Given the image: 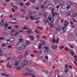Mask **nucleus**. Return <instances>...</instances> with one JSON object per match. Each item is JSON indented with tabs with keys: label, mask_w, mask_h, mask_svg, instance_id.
I'll use <instances>...</instances> for the list:
<instances>
[{
	"label": "nucleus",
	"mask_w": 77,
	"mask_h": 77,
	"mask_svg": "<svg viewBox=\"0 0 77 77\" xmlns=\"http://www.w3.org/2000/svg\"><path fill=\"white\" fill-rule=\"evenodd\" d=\"M59 69H57L55 71V74H57L59 72Z\"/></svg>",
	"instance_id": "5701e85b"
},
{
	"label": "nucleus",
	"mask_w": 77,
	"mask_h": 77,
	"mask_svg": "<svg viewBox=\"0 0 77 77\" xmlns=\"http://www.w3.org/2000/svg\"><path fill=\"white\" fill-rule=\"evenodd\" d=\"M26 11V10L24 9H20V12H24Z\"/></svg>",
	"instance_id": "393cba45"
},
{
	"label": "nucleus",
	"mask_w": 77,
	"mask_h": 77,
	"mask_svg": "<svg viewBox=\"0 0 77 77\" xmlns=\"http://www.w3.org/2000/svg\"><path fill=\"white\" fill-rule=\"evenodd\" d=\"M36 38H37V39H39V35H37L36 36Z\"/></svg>",
	"instance_id": "8fccbe9b"
},
{
	"label": "nucleus",
	"mask_w": 77,
	"mask_h": 77,
	"mask_svg": "<svg viewBox=\"0 0 77 77\" xmlns=\"http://www.w3.org/2000/svg\"><path fill=\"white\" fill-rule=\"evenodd\" d=\"M49 50L48 49H45L44 51L45 53H48V52Z\"/></svg>",
	"instance_id": "72a5a7b5"
},
{
	"label": "nucleus",
	"mask_w": 77,
	"mask_h": 77,
	"mask_svg": "<svg viewBox=\"0 0 77 77\" xmlns=\"http://www.w3.org/2000/svg\"><path fill=\"white\" fill-rule=\"evenodd\" d=\"M64 23H65L64 24V26L62 27V29L63 30V32H65L66 30V26H67V24H69V22H67V20H65Z\"/></svg>",
	"instance_id": "f257e3e1"
},
{
	"label": "nucleus",
	"mask_w": 77,
	"mask_h": 77,
	"mask_svg": "<svg viewBox=\"0 0 77 77\" xmlns=\"http://www.w3.org/2000/svg\"><path fill=\"white\" fill-rule=\"evenodd\" d=\"M60 28H57L56 29V30L57 31H60Z\"/></svg>",
	"instance_id": "4c0bfd02"
},
{
	"label": "nucleus",
	"mask_w": 77,
	"mask_h": 77,
	"mask_svg": "<svg viewBox=\"0 0 77 77\" xmlns=\"http://www.w3.org/2000/svg\"><path fill=\"white\" fill-rule=\"evenodd\" d=\"M6 45V44H5V43H3L2 45V47H5Z\"/></svg>",
	"instance_id": "a18cd8bd"
},
{
	"label": "nucleus",
	"mask_w": 77,
	"mask_h": 77,
	"mask_svg": "<svg viewBox=\"0 0 77 77\" xmlns=\"http://www.w3.org/2000/svg\"><path fill=\"white\" fill-rule=\"evenodd\" d=\"M14 41V39L13 38H11L10 39V42H13Z\"/></svg>",
	"instance_id": "bb28decb"
},
{
	"label": "nucleus",
	"mask_w": 77,
	"mask_h": 77,
	"mask_svg": "<svg viewBox=\"0 0 77 77\" xmlns=\"http://www.w3.org/2000/svg\"><path fill=\"white\" fill-rule=\"evenodd\" d=\"M5 30H8V27H5Z\"/></svg>",
	"instance_id": "774afa93"
},
{
	"label": "nucleus",
	"mask_w": 77,
	"mask_h": 77,
	"mask_svg": "<svg viewBox=\"0 0 77 77\" xmlns=\"http://www.w3.org/2000/svg\"><path fill=\"white\" fill-rule=\"evenodd\" d=\"M49 38H54V35L53 34H51L49 35Z\"/></svg>",
	"instance_id": "ddd939ff"
},
{
	"label": "nucleus",
	"mask_w": 77,
	"mask_h": 77,
	"mask_svg": "<svg viewBox=\"0 0 77 77\" xmlns=\"http://www.w3.org/2000/svg\"><path fill=\"white\" fill-rule=\"evenodd\" d=\"M53 41H53V43H55V42H56V40L55 39V38H54L53 39Z\"/></svg>",
	"instance_id": "bf43d9fd"
},
{
	"label": "nucleus",
	"mask_w": 77,
	"mask_h": 77,
	"mask_svg": "<svg viewBox=\"0 0 77 77\" xmlns=\"http://www.w3.org/2000/svg\"><path fill=\"white\" fill-rule=\"evenodd\" d=\"M19 42H22L23 41V39L22 38H19Z\"/></svg>",
	"instance_id": "2f4dec72"
},
{
	"label": "nucleus",
	"mask_w": 77,
	"mask_h": 77,
	"mask_svg": "<svg viewBox=\"0 0 77 77\" xmlns=\"http://www.w3.org/2000/svg\"><path fill=\"white\" fill-rule=\"evenodd\" d=\"M1 75L2 76H5V77H10V75L8 74H6L5 73H1Z\"/></svg>",
	"instance_id": "9d476101"
},
{
	"label": "nucleus",
	"mask_w": 77,
	"mask_h": 77,
	"mask_svg": "<svg viewBox=\"0 0 77 77\" xmlns=\"http://www.w3.org/2000/svg\"><path fill=\"white\" fill-rule=\"evenodd\" d=\"M69 52H70V53H72L73 54H74V52H72V51L71 49H69Z\"/></svg>",
	"instance_id": "a878e982"
},
{
	"label": "nucleus",
	"mask_w": 77,
	"mask_h": 77,
	"mask_svg": "<svg viewBox=\"0 0 77 77\" xmlns=\"http://www.w3.org/2000/svg\"><path fill=\"white\" fill-rule=\"evenodd\" d=\"M45 74H47L48 75V76H49L52 73V72L51 71L50 72V73H49V72H47V71H45Z\"/></svg>",
	"instance_id": "f8f14e48"
},
{
	"label": "nucleus",
	"mask_w": 77,
	"mask_h": 77,
	"mask_svg": "<svg viewBox=\"0 0 77 77\" xmlns=\"http://www.w3.org/2000/svg\"><path fill=\"white\" fill-rule=\"evenodd\" d=\"M64 71L65 72H68L69 71V70H68V69H66Z\"/></svg>",
	"instance_id": "f704fd0d"
},
{
	"label": "nucleus",
	"mask_w": 77,
	"mask_h": 77,
	"mask_svg": "<svg viewBox=\"0 0 77 77\" xmlns=\"http://www.w3.org/2000/svg\"><path fill=\"white\" fill-rule=\"evenodd\" d=\"M28 36L29 38H30L31 40V41H34L35 40V37H34V35H28Z\"/></svg>",
	"instance_id": "39448f33"
},
{
	"label": "nucleus",
	"mask_w": 77,
	"mask_h": 77,
	"mask_svg": "<svg viewBox=\"0 0 77 77\" xmlns=\"http://www.w3.org/2000/svg\"><path fill=\"white\" fill-rule=\"evenodd\" d=\"M21 47H19L17 48L18 50H21L22 49Z\"/></svg>",
	"instance_id": "c03bdc74"
},
{
	"label": "nucleus",
	"mask_w": 77,
	"mask_h": 77,
	"mask_svg": "<svg viewBox=\"0 0 77 77\" xmlns=\"http://www.w3.org/2000/svg\"><path fill=\"white\" fill-rule=\"evenodd\" d=\"M18 60H19V59H18V58H16L15 60V62H20V61H19Z\"/></svg>",
	"instance_id": "c85d7f7f"
},
{
	"label": "nucleus",
	"mask_w": 77,
	"mask_h": 77,
	"mask_svg": "<svg viewBox=\"0 0 77 77\" xmlns=\"http://www.w3.org/2000/svg\"><path fill=\"white\" fill-rule=\"evenodd\" d=\"M77 14L76 13H74L73 14V18H74V17H77Z\"/></svg>",
	"instance_id": "b1692460"
},
{
	"label": "nucleus",
	"mask_w": 77,
	"mask_h": 77,
	"mask_svg": "<svg viewBox=\"0 0 77 77\" xmlns=\"http://www.w3.org/2000/svg\"><path fill=\"white\" fill-rule=\"evenodd\" d=\"M45 5H41V9H44L45 8Z\"/></svg>",
	"instance_id": "a211bd4d"
},
{
	"label": "nucleus",
	"mask_w": 77,
	"mask_h": 77,
	"mask_svg": "<svg viewBox=\"0 0 77 77\" xmlns=\"http://www.w3.org/2000/svg\"><path fill=\"white\" fill-rule=\"evenodd\" d=\"M26 44L27 45L29 44L30 43V41L26 40Z\"/></svg>",
	"instance_id": "6ab92c4d"
},
{
	"label": "nucleus",
	"mask_w": 77,
	"mask_h": 77,
	"mask_svg": "<svg viewBox=\"0 0 77 77\" xmlns=\"http://www.w3.org/2000/svg\"><path fill=\"white\" fill-rule=\"evenodd\" d=\"M56 17H59V14H56Z\"/></svg>",
	"instance_id": "69168bd1"
},
{
	"label": "nucleus",
	"mask_w": 77,
	"mask_h": 77,
	"mask_svg": "<svg viewBox=\"0 0 77 77\" xmlns=\"http://www.w3.org/2000/svg\"><path fill=\"white\" fill-rule=\"evenodd\" d=\"M19 4H20L21 6H23L24 5V3L23 2H20Z\"/></svg>",
	"instance_id": "7c9ffc66"
},
{
	"label": "nucleus",
	"mask_w": 77,
	"mask_h": 77,
	"mask_svg": "<svg viewBox=\"0 0 77 77\" xmlns=\"http://www.w3.org/2000/svg\"><path fill=\"white\" fill-rule=\"evenodd\" d=\"M45 58L47 60L48 59V56H47V55H46V56H45Z\"/></svg>",
	"instance_id": "ea45409f"
},
{
	"label": "nucleus",
	"mask_w": 77,
	"mask_h": 77,
	"mask_svg": "<svg viewBox=\"0 0 77 77\" xmlns=\"http://www.w3.org/2000/svg\"><path fill=\"white\" fill-rule=\"evenodd\" d=\"M38 19H40V17H36L35 18V20H38Z\"/></svg>",
	"instance_id": "6e6d98bb"
},
{
	"label": "nucleus",
	"mask_w": 77,
	"mask_h": 77,
	"mask_svg": "<svg viewBox=\"0 0 77 77\" xmlns=\"http://www.w3.org/2000/svg\"><path fill=\"white\" fill-rule=\"evenodd\" d=\"M15 32V29H12L11 30V33H14V32Z\"/></svg>",
	"instance_id": "cd10ccee"
},
{
	"label": "nucleus",
	"mask_w": 77,
	"mask_h": 77,
	"mask_svg": "<svg viewBox=\"0 0 77 77\" xmlns=\"http://www.w3.org/2000/svg\"><path fill=\"white\" fill-rule=\"evenodd\" d=\"M50 5H48V9H49V10H51L52 12H53L54 11V8H53L52 9V8H51V7L50 6Z\"/></svg>",
	"instance_id": "0eeeda50"
},
{
	"label": "nucleus",
	"mask_w": 77,
	"mask_h": 77,
	"mask_svg": "<svg viewBox=\"0 0 77 77\" xmlns=\"http://www.w3.org/2000/svg\"><path fill=\"white\" fill-rule=\"evenodd\" d=\"M61 5L62 6V9H66L68 7V6L65 3L63 4V3H62L61 4Z\"/></svg>",
	"instance_id": "7ed1b4c3"
},
{
	"label": "nucleus",
	"mask_w": 77,
	"mask_h": 77,
	"mask_svg": "<svg viewBox=\"0 0 77 77\" xmlns=\"http://www.w3.org/2000/svg\"><path fill=\"white\" fill-rule=\"evenodd\" d=\"M27 64V61L24 60L22 62V64L24 66L26 65Z\"/></svg>",
	"instance_id": "9b49d317"
},
{
	"label": "nucleus",
	"mask_w": 77,
	"mask_h": 77,
	"mask_svg": "<svg viewBox=\"0 0 77 77\" xmlns=\"http://www.w3.org/2000/svg\"><path fill=\"white\" fill-rule=\"evenodd\" d=\"M41 42H42V44H44L45 43V41H41Z\"/></svg>",
	"instance_id": "052dcab7"
},
{
	"label": "nucleus",
	"mask_w": 77,
	"mask_h": 77,
	"mask_svg": "<svg viewBox=\"0 0 77 77\" xmlns=\"http://www.w3.org/2000/svg\"><path fill=\"white\" fill-rule=\"evenodd\" d=\"M44 21L45 22V23H49V22H48V19L47 18L45 19V20H44Z\"/></svg>",
	"instance_id": "412c9836"
},
{
	"label": "nucleus",
	"mask_w": 77,
	"mask_h": 77,
	"mask_svg": "<svg viewBox=\"0 0 77 77\" xmlns=\"http://www.w3.org/2000/svg\"><path fill=\"white\" fill-rule=\"evenodd\" d=\"M55 4L56 5L57 4V0H53Z\"/></svg>",
	"instance_id": "c756f323"
},
{
	"label": "nucleus",
	"mask_w": 77,
	"mask_h": 77,
	"mask_svg": "<svg viewBox=\"0 0 77 77\" xmlns=\"http://www.w3.org/2000/svg\"><path fill=\"white\" fill-rule=\"evenodd\" d=\"M4 26L5 27H8V24L7 23H5L4 24Z\"/></svg>",
	"instance_id": "79ce46f5"
},
{
	"label": "nucleus",
	"mask_w": 77,
	"mask_h": 77,
	"mask_svg": "<svg viewBox=\"0 0 77 77\" xmlns=\"http://www.w3.org/2000/svg\"><path fill=\"white\" fill-rule=\"evenodd\" d=\"M29 14L30 15H32V14H33V13H32V12L31 11H29Z\"/></svg>",
	"instance_id": "338daca9"
},
{
	"label": "nucleus",
	"mask_w": 77,
	"mask_h": 77,
	"mask_svg": "<svg viewBox=\"0 0 77 77\" xmlns=\"http://www.w3.org/2000/svg\"><path fill=\"white\" fill-rule=\"evenodd\" d=\"M9 24H14V22H12L11 21H10V22H9Z\"/></svg>",
	"instance_id": "4d7b16f0"
},
{
	"label": "nucleus",
	"mask_w": 77,
	"mask_h": 77,
	"mask_svg": "<svg viewBox=\"0 0 77 77\" xmlns=\"http://www.w3.org/2000/svg\"><path fill=\"white\" fill-rule=\"evenodd\" d=\"M20 34V33L19 32H16V34L14 35V36H17V35Z\"/></svg>",
	"instance_id": "37998d69"
},
{
	"label": "nucleus",
	"mask_w": 77,
	"mask_h": 77,
	"mask_svg": "<svg viewBox=\"0 0 77 77\" xmlns=\"http://www.w3.org/2000/svg\"><path fill=\"white\" fill-rule=\"evenodd\" d=\"M23 30H28V29H27V26H24L23 28Z\"/></svg>",
	"instance_id": "4be33fe9"
},
{
	"label": "nucleus",
	"mask_w": 77,
	"mask_h": 77,
	"mask_svg": "<svg viewBox=\"0 0 77 77\" xmlns=\"http://www.w3.org/2000/svg\"><path fill=\"white\" fill-rule=\"evenodd\" d=\"M38 53H39V54H41V53H42V51L40 50L39 51Z\"/></svg>",
	"instance_id": "0e129e2a"
},
{
	"label": "nucleus",
	"mask_w": 77,
	"mask_h": 77,
	"mask_svg": "<svg viewBox=\"0 0 77 77\" xmlns=\"http://www.w3.org/2000/svg\"><path fill=\"white\" fill-rule=\"evenodd\" d=\"M67 7L68 8V9H69V11L70 12V11H72V8H69V7L68 6Z\"/></svg>",
	"instance_id": "473e14b6"
},
{
	"label": "nucleus",
	"mask_w": 77,
	"mask_h": 77,
	"mask_svg": "<svg viewBox=\"0 0 77 77\" xmlns=\"http://www.w3.org/2000/svg\"><path fill=\"white\" fill-rule=\"evenodd\" d=\"M68 38H69L70 40H71V41H73V40L74 39V36L71 34H69L68 35Z\"/></svg>",
	"instance_id": "f03ea898"
},
{
	"label": "nucleus",
	"mask_w": 77,
	"mask_h": 77,
	"mask_svg": "<svg viewBox=\"0 0 77 77\" xmlns=\"http://www.w3.org/2000/svg\"><path fill=\"white\" fill-rule=\"evenodd\" d=\"M18 64V62H15L14 63V66H17V65Z\"/></svg>",
	"instance_id": "aec40b11"
},
{
	"label": "nucleus",
	"mask_w": 77,
	"mask_h": 77,
	"mask_svg": "<svg viewBox=\"0 0 77 77\" xmlns=\"http://www.w3.org/2000/svg\"><path fill=\"white\" fill-rule=\"evenodd\" d=\"M8 29H9V30H11V29H12V27L11 26H8Z\"/></svg>",
	"instance_id": "3c124183"
},
{
	"label": "nucleus",
	"mask_w": 77,
	"mask_h": 77,
	"mask_svg": "<svg viewBox=\"0 0 77 77\" xmlns=\"http://www.w3.org/2000/svg\"><path fill=\"white\" fill-rule=\"evenodd\" d=\"M35 9L36 10H39V7H36Z\"/></svg>",
	"instance_id": "de8ad7c7"
},
{
	"label": "nucleus",
	"mask_w": 77,
	"mask_h": 77,
	"mask_svg": "<svg viewBox=\"0 0 77 77\" xmlns=\"http://www.w3.org/2000/svg\"><path fill=\"white\" fill-rule=\"evenodd\" d=\"M27 69H28V71H29L30 72H32V71H34L33 69L32 68H29V67L27 68Z\"/></svg>",
	"instance_id": "4468645a"
},
{
	"label": "nucleus",
	"mask_w": 77,
	"mask_h": 77,
	"mask_svg": "<svg viewBox=\"0 0 77 77\" xmlns=\"http://www.w3.org/2000/svg\"><path fill=\"white\" fill-rule=\"evenodd\" d=\"M68 64H66L65 65V68L66 69V68H68Z\"/></svg>",
	"instance_id": "603ef678"
},
{
	"label": "nucleus",
	"mask_w": 77,
	"mask_h": 77,
	"mask_svg": "<svg viewBox=\"0 0 77 77\" xmlns=\"http://www.w3.org/2000/svg\"><path fill=\"white\" fill-rule=\"evenodd\" d=\"M32 3L35 4V0H34L33 1H32Z\"/></svg>",
	"instance_id": "680f3d73"
},
{
	"label": "nucleus",
	"mask_w": 77,
	"mask_h": 77,
	"mask_svg": "<svg viewBox=\"0 0 77 77\" xmlns=\"http://www.w3.org/2000/svg\"><path fill=\"white\" fill-rule=\"evenodd\" d=\"M60 6H61V4H60L59 5L57 6V9H58V8H59V7H60Z\"/></svg>",
	"instance_id": "864d4df0"
},
{
	"label": "nucleus",
	"mask_w": 77,
	"mask_h": 77,
	"mask_svg": "<svg viewBox=\"0 0 77 77\" xmlns=\"http://www.w3.org/2000/svg\"><path fill=\"white\" fill-rule=\"evenodd\" d=\"M52 48L53 49V50H55L57 48V45H52Z\"/></svg>",
	"instance_id": "1a4fd4ad"
},
{
	"label": "nucleus",
	"mask_w": 77,
	"mask_h": 77,
	"mask_svg": "<svg viewBox=\"0 0 77 77\" xmlns=\"http://www.w3.org/2000/svg\"><path fill=\"white\" fill-rule=\"evenodd\" d=\"M12 47V45H10L8 46L7 47H8V48H11V47Z\"/></svg>",
	"instance_id": "13d9d810"
},
{
	"label": "nucleus",
	"mask_w": 77,
	"mask_h": 77,
	"mask_svg": "<svg viewBox=\"0 0 77 77\" xmlns=\"http://www.w3.org/2000/svg\"><path fill=\"white\" fill-rule=\"evenodd\" d=\"M28 31H26V32L27 33H29L30 34H32V33H33V32L32 30V29H28Z\"/></svg>",
	"instance_id": "6e6552de"
},
{
	"label": "nucleus",
	"mask_w": 77,
	"mask_h": 77,
	"mask_svg": "<svg viewBox=\"0 0 77 77\" xmlns=\"http://www.w3.org/2000/svg\"><path fill=\"white\" fill-rule=\"evenodd\" d=\"M11 43V41L9 40H7V44H9Z\"/></svg>",
	"instance_id": "5fc2aeb1"
},
{
	"label": "nucleus",
	"mask_w": 77,
	"mask_h": 77,
	"mask_svg": "<svg viewBox=\"0 0 77 77\" xmlns=\"http://www.w3.org/2000/svg\"><path fill=\"white\" fill-rule=\"evenodd\" d=\"M24 45V44H20V42H18L16 45V48H18L19 47H23Z\"/></svg>",
	"instance_id": "20e7f679"
},
{
	"label": "nucleus",
	"mask_w": 77,
	"mask_h": 77,
	"mask_svg": "<svg viewBox=\"0 0 77 77\" xmlns=\"http://www.w3.org/2000/svg\"><path fill=\"white\" fill-rule=\"evenodd\" d=\"M24 53L26 55V54H27L28 53V51H24Z\"/></svg>",
	"instance_id": "e433bc0d"
},
{
	"label": "nucleus",
	"mask_w": 77,
	"mask_h": 77,
	"mask_svg": "<svg viewBox=\"0 0 77 77\" xmlns=\"http://www.w3.org/2000/svg\"><path fill=\"white\" fill-rule=\"evenodd\" d=\"M23 76H25V75H26V73H23L21 74Z\"/></svg>",
	"instance_id": "a19ab883"
},
{
	"label": "nucleus",
	"mask_w": 77,
	"mask_h": 77,
	"mask_svg": "<svg viewBox=\"0 0 77 77\" xmlns=\"http://www.w3.org/2000/svg\"><path fill=\"white\" fill-rule=\"evenodd\" d=\"M5 2H10V0H5Z\"/></svg>",
	"instance_id": "e2e57ef3"
},
{
	"label": "nucleus",
	"mask_w": 77,
	"mask_h": 77,
	"mask_svg": "<svg viewBox=\"0 0 77 77\" xmlns=\"http://www.w3.org/2000/svg\"><path fill=\"white\" fill-rule=\"evenodd\" d=\"M56 13H52V16L53 17H54V15H56Z\"/></svg>",
	"instance_id": "09e8293b"
},
{
	"label": "nucleus",
	"mask_w": 77,
	"mask_h": 77,
	"mask_svg": "<svg viewBox=\"0 0 77 77\" xmlns=\"http://www.w3.org/2000/svg\"><path fill=\"white\" fill-rule=\"evenodd\" d=\"M4 20L3 19L2 20V22L0 23V25L1 26H3V24H4Z\"/></svg>",
	"instance_id": "dca6fc26"
},
{
	"label": "nucleus",
	"mask_w": 77,
	"mask_h": 77,
	"mask_svg": "<svg viewBox=\"0 0 77 77\" xmlns=\"http://www.w3.org/2000/svg\"><path fill=\"white\" fill-rule=\"evenodd\" d=\"M27 17L29 18H30V19L32 20H34L35 18V17L32 16H30V15H28L27 16Z\"/></svg>",
	"instance_id": "423d86ee"
},
{
	"label": "nucleus",
	"mask_w": 77,
	"mask_h": 77,
	"mask_svg": "<svg viewBox=\"0 0 77 77\" xmlns=\"http://www.w3.org/2000/svg\"><path fill=\"white\" fill-rule=\"evenodd\" d=\"M44 48L45 50H48V49H49V48H48V47H47V46H45V47H44Z\"/></svg>",
	"instance_id": "c9c22d12"
},
{
	"label": "nucleus",
	"mask_w": 77,
	"mask_h": 77,
	"mask_svg": "<svg viewBox=\"0 0 77 77\" xmlns=\"http://www.w3.org/2000/svg\"><path fill=\"white\" fill-rule=\"evenodd\" d=\"M42 45V44L41 43H39V45L38 46V49H41V48L42 47H41V45Z\"/></svg>",
	"instance_id": "f3484780"
},
{
	"label": "nucleus",
	"mask_w": 77,
	"mask_h": 77,
	"mask_svg": "<svg viewBox=\"0 0 77 77\" xmlns=\"http://www.w3.org/2000/svg\"><path fill=\"white\" fill-rule=\"evenodd\" d=\"M66 12L67 13H68V12H69V9H68H68H67L66 11Z\"/></svg>",
	"instance_id": "49530a36"
},
{
	"label": "nucleus",
	"mask_w": 77,
	"mask_h": 77,
	"mask_svg": "<svg viewBox=\"0 0 77 77\" xmlns=\"http://www.w3.org/2000/svg\"><path fill=\"white\" fill-rule=\"evenodd\" d=\"M49 24L50 25L51 27H53V24L51 23V24H50L49 23Z\"/></svg>",
	"instance_id": "58836bf2"
},
{
	"label": "nucleus",
	"mask_w": 77,
	"mask_h": 77,
	"mask_svg": "<svg viewBox=\"0 0 77 77\" xmlns=\"http://www.w3.org/2000/svg\"><path fill=\"white\" fill-rule=\"evenodd\" d=\"M26 75H33V74L29 72H27L26 73Z\"/></svg>",
	"instance_id": "2eb2a0df"
}]
</instances>
